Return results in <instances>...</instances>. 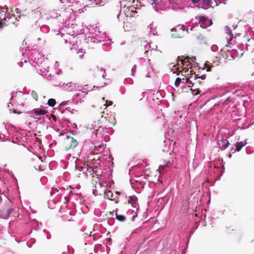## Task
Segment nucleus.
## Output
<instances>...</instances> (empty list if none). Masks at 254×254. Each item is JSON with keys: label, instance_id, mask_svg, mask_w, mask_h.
<instances>
[{"label": "nucleus", "instance_id": "1", "mask_svg": "<svg viewBox=\"0 0 254 254\" xmlns=\"http://www.w3.org/2000/svg\"><path fill=\"white\" fill-rule=\"evenodd\" d=\"M59 136L63 137L62 145L66 151L72 150L78 146V142L73 136L67 135L64 136V134L62 133H60Z\"/></svg>", "mask_w": 254, "mask_h": 254}, {"label": "nucleus", "instance_id": "2", "mask_svg": "<svg viewBox=\"0 0 254 254\" xmlns=\"http://www.w3.org/2000/svg\"><path fill=\"white\" fill-rule=\"evenodd\" d=\"M85 71L86 74L90 76L95 77L102 76L104 78L105 70L101 67L99 68L98 66L90 65L86 67Z\"/></svg>", "mask_w": 254, "mask_h": 254}, {"label": "nucleus", "instance_id": "3", "mask_svg": "<svg viewBox=\"0 0 254 254\" xmlns=\"http://www.w3.org/2000/svg\"><path fill=\"white\" fill-rule=\"evenodd\" d=\"M160 52L158 50L150 49L149 48L148 49H145V51L144 52L143 57L145 58H147L149 62V64H150V61L151 60H156L159 57Z\"/></svg>", "mask_w": 254, "mask_h": 254}, {"label": "nucleus", "instance_id": "4", "mask_svg": "<svg viewBox=\"0 0 254 254\" xmlns=\"http://www.w3.org/2000/svg\"><path fill=\"white\" fill-rule=\"evenodd\" d=\"M86 171L85 172V173L86 175H89L91 176L92 177H94V174H96V172L94 170L93 167H91L89 166L88 165H87L86 167Z\"/></svg>", "mask_w": 254, "mask_h": 254}, {"label": "nucleus", "instance_id": "5", "mask_svg": "<svg viewBox=\"0 0 254 254\" xmlns=\"http://www.w3.org/2000/svg\"><path fill=\"white\" fill-rule=\"evenodd\" d=\"M226 31L227 34L228 35H229V38L227 37V38L228 39L227 44L230 45L231 44V42L234 38V35L229 27H226Z\"/></svg>", "mask_w": 254, "mask_h": 254}, {"label": "nucleus", "instance_id": "6", "mask_svg": "<svg viewBox=\"0 0 254 254\" xmlns=\"http://www.w3.org/2000/svg\"><path fill=\"white\" fill-rule=\"evenodd\" d=\"M219 145L222 148H226L229 145V142L227 139H221L218 140Z\"/></svg>", "mask_w": 254, "mask_h": 254}, {"label": "nucleus", "instance_id": "7", "mask_svg": "<svg viewBox=\"0 0 254 254\" xmlns=\"http://www.w3.org/2000/svg\"><path fill=\"white\" fill-rule=\"evenodd\" d=\"M104 197L105 198L108 199L109 200H114L113 197V192L109 190H106L104 191Z\"/></svg>", "mask_w": 254, "mask_h": 254}, {"label": "nucleus", "instance_id": "8", "mask_svg": "<svg viewBox=\"0 0 254 254\" xmlns=\"http://www.w3.org/2000/svg\"><path fill=\"white\" fill-rule=\"evenodd\" d=\"M32 112L35 114L36 115H44L47 113L46 110L39 109H34Z\"/></svg>", "mask_w": 254, "mask_h": 254}, {"label": "nucleus", "instance_id": "9", "mask_svg": "<svg viewBox=\"0 0 254 254\" xmlns=\"http://www.w3.org/2000/svg\"><path fill=\"white\" fill-rule=\"evenodd\" d=\"M15 12L16 13V14H13V15H12L11 17L9 18V19H12V17H13L15 18V19L17 20V21H19V19L18 18H20V17L21 15H20V13L21 12V10L18 8H16L15 10Z\"/></svg>", "mask_w": 254, "mask_h": 254}, {"label": "nucleus", "instance_id": "10", "mask_svg": "<svg viewBox=\"0 0 254 254\" xmlns=\"http://www.w3.org/2000/svg\"><path fill=\"white\" fill-rule=\"evenodd\" d=\"M246 143H244L242 141L237 142L235 144V146L236 147V150L237 151H240L242 147L245 145Z\"/></svg>", "mask_w": 254, "mask_h": 254}, {"label": "nucleus", "instance_id": "11", "mask_svg": "<svg viewBox=\"0 0 254 254\" xmlns=\"http://www.w3.org/2000/svg\"><path fill=\"white\" fill-rule=\"evenodd\" d=\"M172 165V163L170 162V161H164L162 164H161L159 166V169H163L165 167H170Z\"/></svg>", "mask_w": 254, "mask_h": 254}, {"label": "nucleus", "instance_id": "12", "mask_svg": "<svg viewBox=\"0 0 254 254\" xmlns=\"http://www.w3.org/2000/svg\"><path fill=\"white\" fill-rule=\"evenodd\" d=\"M109 118V122H110V125L108 126L111 127H114L116 124L115 119L114 117L112 116H110L108 117Z\"/></svg>", "mask_w": 254, "mask_h": 254}, {"label": "nucleus", "instance_id": "13", "mask_svg": "<svg viewBox=\"0 0 254 254\" xmlns=\"http://www.w3.org/2000/svg\"><path fill=\"white\" fill-rule=\"evenodd\" d=\"M137 200L136 197L134 196H129L128 202L129 203H131V205H133L136 203Z\"/></svg>", "mask_w": 254, "mask_h": 254}, {"label": "nucleus", "instance_id": "14", "mask_svg": "<svg viewBox=\"0 0 254 254\" xmlns=\"http://www.w3.org/2000/svg\"><path fill=\"white\" fill-rule=\"evenodd\" d=\"M56 103L55 99L51 98L48 101V104L49 106L54 107Z\"/></svg>", "mask_w": 254, "mask_h": 254}, {"label": "nucleus", "instance_id": "15", "mask_svg": "<svg viewBox=\"0 0 254 254\" xmlns=\"http://www.w3.org/2000/svg\"><path fill=\"white\" fill-rule=\"evenodd\" d=\"M116 218L118 220H119L120 221H122V222L125 221L126 217L124 215H119V214H118L117 213H116Z\"/></svg>", "mask_w": 254, "mask_h": 254}, {"label": "nucleus", "instance_id": "16", "mask_svg": "<svg viewBox=\"0 0 254 254\" xmlns=\"http://www.w3.org/2000/svg\"><path fill=\"white\" fill-rule=\"evenodd\" d=\"M31 96H32V97L33 98V99L34 100H35L36 101L38 100V95L36 91L33 90L32 91V92H31Z\"/></svg>", "mask_w": 254, "mask_h": 254}, {"label": "nucleus", "instance_id": "17", "mask_svg": "<svg viewBox=\"0 0 254 254\" xmlns=\"http://www.w3.org/2000/svg\"><path fill=\"white\" fill-rule=\"evenodd\" d=\"M182 79L181 78L178 77L176 79L175 82V85L176 87H178L179 86L181 82Z\"/></svg>", "mask_w": 254, "mask_h": 254}, {"label": "nucleus", "instance_id": "18", "mask_svg": "<svg viewBox=\"0 0 254 254\" xmlns=\"http://www.w3.org/2000/svg\"><path fill=\"white\" fill-rule=\"evenodd\" d=\"M190 90H192V92L196 91V92L193 93V94L194 95H196L200 93V91L199 90V89L198 88H196L195 87H194V86H193V87H191V88H190Z\"/></svg>", "mask_w": 254, "mask_h": 254}, {"label": "nucleus", "instance_id": "19", "mask_svg": "<svg viewBox=\"0 0 254 254\" xmlns=\"http://www.w3.org/2000/svg\"><path fill=\"white\" fill-rule=\"evenodd\" d=\"M192 78V77H187L185 76V77L181 79H182L181 82L183 83L187 84V83H188V82H189L188 80H189V78Z\"/></svg>", "mask_w": 254, "mask_h": 254}, {"label": "nucleus", "instance_id": "20", "mask_svg": "<svg viewBox=\"0 0 254 254\" xmlns=\"http://www.w3.org/2000/svg\"><path fill=\"white\" fill-rule=\"evenodd\" d=\"M199 20L200 22H201L200 26L202 27V24L206 20V18L204 16H200ZM202 27H204V26H202Z\"/></svg>", "mask_w": 254, "mask_h": 254}, {"label": "nucleus", "instance_id": "21", "mask_svg": "<svg viewBox=\"0 0 254 254\" xmlns=\"http://www.w3.org/2000/svg\"><path fill=\"white\" fill-rule=\"evenodd\" d=\"M13 211V209L12 208H9L6 210V216L8 217Z\"/></svg>", "mask_w": 254, "mask_h": 254}, {"label": "nucleus", "instance_id": "22", "mask_svg": "<svg viewBox=\"0 0 254 254\" xmlns=\"http://www.w3.org/2000/svg\"><path fill=\"white\" fill-rule=\"evenodd\" d=\"M188 81V83H187L188 84V86L190 87H193V86L195 83L192 82V81L190 80V78H189Z\"/></svg>", "mask_w": 254, "mask_h": 254}, {"label": "nucleus", "instance_id": "23", "mask_svg": "<svg viewBox=\"0 0 254 254\" xmlns=\"http://www.w3.org/2000/svg\"><path fill=\"white\" fill-rule=\"evenodd\" d=\"M24 63L26 64V66L27 67L31 68L32 67L31 64L30 62H28L27 61L24 60Z\"/></svg>", "mask_w": 254, "mask_h": 254}, {"label": "nucleus", "instance_id": "24", "mask_svg": "<svg viewBox=\"0 0 254 254\" xmlns=\"http://www.w3.org/2000/svg\"><path fill=\"white\" fill-rule=\"evenodd\" d=\"M179 31L182 30V31H186L187 33L188 32V29H186V26H181V27H179L178 29Z\"/></svg>", "mask_w": 254, "mask_h": 254}, {"label": "nucleus", "instance_id": "25", "mask_svg": "<svg viewBox=\"0 0 254 254\" xmlns=\"http://www.w3.org/2000/svg\"><path fill=\"white\" fill-rule=\"evenodd\" d=\"M183 34H180L179 33H178L177 35H175V37H178V38H182L183 37Z\"/></svg>", "mask_w": 254, "mask_h": 254}, {"label": "nucleus", "instance_id": "26", "mask_svg": "<svg viewBox=\"0 0 254 254\" xmlns=\"http://www.w3.org/2000/svg\"><path fill=\"white\" fill-rule=\"evenodd\" d=\"M91 233H92L91 231L86 232H84L83 235H88V234H89V236H91Z\"/></svg>", "mask_w": 254, "mask_h": 254}, {"label": "nucleus", "instance_id": "27", "mask_svg": "<svg viewBox=\"0 0 254 254\" xmlns=\"http://www.w3.org/2000/svg\"><path fill=\"white\" fill-rule=\"evenodd\" d=\"M199 1L200 0H191V1L194 3H198Z\"/></svg>", "mask_w": 254, "mask_h": 254}, {"label": "nucleus", "instance_id": "28", "mask_svg": "<svg viewBox=\"0 0 254 254\" xmlns=\"http://www.w3.org/2000/svg\"><path fill=\"white\" fill-rule=\"evenodd\" d=\"M23 62H20L19 64H18V65L20 67H23Z\"/></svg>", "mask_w": 254, "mask_h": 254}, {"label": "nucleus", "instance_id": "29", "mask_svg": "<svg viewBox=\"0 0 254 254\" xmlns=\"http://www.w3.org/2000/svg\"><path fill=\"white\" fill-rule=\"evenodd\" d=\"M4 24V23H3L0 21V28H2Z\"/></svg>", "mask_w": 254, "mask_h": 254}, {"label": "nucleus", "instance_id": "30", "mask_svg": "<svg viewBox=\"0 0 254 254\" xmlns=\"http://www.w3.org/2000/svg\"><path fill=\"white\" fill-rule=\"evenodd\" d=\"M80 53H81V54H79V57L80 58H81L83 56L84 53L83 52H81Z\"/></svg>", "mask_w": 254, "mask_h": 254}, {"label": "nucleus", "instance_id": "31", "mask_svg": "<svg viewBox=\"0 0 254 254\" xmlns=\"http://www.w3.org/2000/svg\"><path fill=\"white\" fill-rule=\"evenodd\" d=\"M80 53H81V54H79V57L80 58H81L83 56L84 53L83 52H81Z\"/></svg>", "mask_w": 254, "mask_h": 254}, {"label": "nucleus", "instance_id": "32", "mask_svg": "<svg viewBox=\"0 0 254 254\" xmlns=\"http://www.w3.org/2000/svg\"><path fill=\"white\" fill-rule=\"evenodd\" d=\"M197 76V75H195V76H194V79L195 80L199 78V77H198Z\"/></svg>", "mask_w": 254, "mask_h": 254}, {"label": "nucleus", "instance_id": "33", "mask_svg": "<svg viewBox=\"0 0 254 254\" xmlns=\"http://www.w3.org/2000/svg\"><path fill=\"white\" fill-rule=\"evenodd\" d=\"M181 64L184 65V63L185 62V60H181Z\"/></svg>", "mask_w": 254, "mask_h": 254}, {"label": "nucleus", "instance_id": "34", "mask_svg": "<svg viewBox=\"0 0 254 254\" xmlns=\"http://www.w3.org/2000/svg\"><path fill=\"white\" fill-rule=\"evenodd\" d=\"M92 161V159H90V157H88V162H89V161Z\"/></svg>", "mask_w": 254, "mask_h": 254}, {"label": "nucleus", "instance_id": "35", "mask_svg": "<svg viewBox=\"0 0 254 254\" xmlns=\"http://www.w3.org/2000/svg\"><path fill=\"white\" fill-rule=\"evenodd\" d=\"M11 204V202L9 200L8 202V205H10Z\"/></svg>", "mask_w": 254, "mask_h": 254}, {"label": "nucleus", "instance_id": "36", "mask_svg": "<svg viewBox=\"0 0 254 254\" xmlns=\"http://www.w3.org/2000/svg\"><path fill=\"white\" fill-rule=\"evenodd\" d=\"M252 245H253V247H254V240L252 242Z\"/></svg>", "mask_w": 254, "mask_h": 254}, {"label": "nucleus", "instance_id": "37", "mask_svg": "<svg viewBox=\"0 0 254 254\" xmlns=\"http://www.w3.org/2000/svg\"><path fill=\"white\" fill-rule=\"evenodd\" d=\"M173 30H175L176 31H177V28H175L174 29H172Z\"/></svg>", "mask_w": 254, "mask_h": 254}, {"label": "nucleus", "instance_id": "38", "mask_svg": "<svg viewBox=\"0 0 254 254\" xmlns=\"http://www.w3.org/2000/svg\"><path fill=\"white\" fill-rule=\"evenodd\" d=\"M187 71H188V69L185 70V71H184V72H185V73H186Z\"/></svg>", "mask_w": 254, "mask_h": 254}, {"label": "nucleus", "instance_id": "39", "mask_svg": "<svg viewBox=\"0 0 254 254\" xmlns=\"http://www.w3.org/2000/svg\"><path fill=\"white\" fill-rule=\"evenodd\" d=\"M201 78L202 79H204V77H203V76L202 75L201 76Z\"/></svg>", "mask_w": 254, "mask_h": 254}, {"label": "nucleus", "instance_id": "40", "mask_svg": "<svg viewBox=\"0 0 254 254\" xmlns=\"http://www.w3.org/2000/svg\"><path fill=\"white\" fill-rule=\"evenodd\" d=\"M237 34H235V38H236ZM238 35H239V34H238Z\"/></svg>", "mask_w": 254, "mask_h": 254}, {"label": "nucleus", "instance_id": "41", "mask_svg": "<svg viewBox=\"0 0 254 254\" xmlns=\"http://www.w3.org/2000/svg\"><path fill=\"white\" fill-rule=\"evenodd\" d=\"M77 156H79L78 153H77V154H76V157H76V158H77Z\"/></svg>", "mask_w": 254, "mask_h": 254}, {"label": "nucleus", "instance_id": "42", "mask_svg": "<svg viewBox=\"0 0 254 254\" xmlns=\"http://www.w3.org/2000/svg\"><path fill=\"white\" fill-rule=\"evenodd\" d=\"M12 23H14L15 21H11Z\"/></svg>", "mask_w": 254, "mask_h": 254}, {"label": "nucleus", "instance_id": "43", "mask_svg": "<svg viewBox=\"0 0 254 254\" xmlns=\"http://www.w3.org/2000/svg\"><path fill=\"white\" fill-rule=\"evenodd\" d=\"M229 157H231V154H230Z\"/></svg>", "mask_w": 254, "mask_h": 254}]
</instances>
